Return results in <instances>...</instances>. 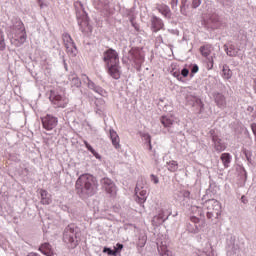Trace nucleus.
Segmentation results:
<instances>
[{
	"mask_svg": "<svg viewBox=\"0 0 256 256\" xmlns=\"http://www.w3.org/2000/svg\"><path fill=\"white\" fill-rule=\"evenodd\" d=\"M76 191L81 199H88V197H93L97 193L99 188V183L97 178L91 174H82L76 180Z\"/></svg>",
	"mask_w": 256,
	"mask_h": 256,
	"instance_id": "1",
	"label": "nucleus"
},
{
	"mask_svg": "<svg viewBox=\"0 0 256 256\" xmlns=\"http://www.w3.org/2000/svg\"><path fill=\"white\" fill-rule=\"evenodd\" d=\"M27 41V32L25 31V25L21 20L16 21L12 26V37L10 43L14 47H21Z\"/></svg>",
	"mask_w": 256,
	"mask_h": 256,
	"instance_id": "2",
	"label": "nucleus"
},
{
	"mask_svg": "<svg viewBox=\"0 0 256 256\" xmlns=\"http://www.w3.org/2000/svg\"><path fill=\"white\" fill-rule=\"evenodd\" d=\"M63 241L69 249H75L79 245V228L75 224H69L63 232Z\"/></svg>",
	"mask_w": 256,
	"mask_h": 256,
	"instance_id": "3",
	"label": "nucleus"
},
{
	"mask_svg": "<svg viewBox=\"0 0 256 256\" xmlns=\"http://www.w3.org/2000/svg\"><path fill=\"white\" fill-rule=\"evenodd\" d=\"M204 207L207 209L206 215L207 219H219L221 216V204L215 199L207 200L204 204ZM213 209V211H211Z\"/></svg>",
	"mask_w": 256,
	"mask_h": 256,
	"instance_id": "4",
	"label": "nucleus"
},
{
	"mask_svg": "<svg viewBox=\"0 0 256 256\" xmlns=\"http://www.w3.org/2000/svg\"><path fill=\"white\" fill-rule=\"evenodd\" d=\"M52 105L56 108L65 109L69 105V98L65 94H59L58 92L51 91L49 97Z\"/></svg>",
	"mask_w": 256,
	"mask_h": 256,
	"instance_id": "5",
	"label": "nucleus"
},
{
	"mask_svg": "<svg viewBox=\"0 0 256 256\" xmlns=\"http://www.w3.org/2000/svg\"><path fill=\"white\" fill-rule=\"evenodd\" d=\"M182 93L185 97L187 105H191L192 107H195V105H201V107H203V102L200 100L199 96H197V93H195L193 88H184Z\"/></svg>",
	"mask_w": 256,
	"mask_h": 256,
	"instance_id": "6",
	"label": "nucleus"
},
{
	"mask_svg": "<svg viewBox=\"0 0 256 256\" xmlns=\"http://www.w3.org/2000/svg\"><path fill=\"white\" fill-rule=\"evenodd\" d=\"M62 39L64 47H66V53L69 55V57H77V45H75V41H73L71 35L69 33H63Z\"/></svg>",
	"mask_w": 256,
	"mask_h": 256,
	"instance_id": "7",
	"label": "nucleus"
},
{
	"mask_svg": "<svg viewBox=\"0 0 256 256\" xmlns=\"http://www.w3.org/2000/svg\"><path fill=\"white\" fill-rule=\"evenodd\" d=\"M209 135L212 139L213 147L217 153H221L227 149V144L223 140H221V137L217 134L215 130H210Z\"/></svg>",
	"mask_w": 256,
	"mask_h": 256,
	"instance_id": "8",
	"label": "nucleus"
},
{
	"mask_svg": "<svg viewBox=\"0 0 256 256\" xmlns=\"http://www.w3.org/2000/svg\"><path fill=\"white\" fill-rule=\"evenodd\" d=\"M103 61L106 66L119 64V53L113 48L106 50L103 53Z\"/></svg>",
	"mask_w": 256,
	"mask_h": 256,
	"instance_id": "9",
	"label": "nucleus"
},
{
	"mask_svg": "<svg viewBox=\"0 0 256 256\" xmlns=\"http://www.w3.org/2000/svg\"><path fill=\"white\" fill-rule=\"evenodd\" d=\"M100 183L102 185V189H104L110 197H115L117 195V186L113 180L110 178H102Z\"/></svg>",
	"mask_w": 256,
	"mask_h": 256,
	"instance_id": "10",
	"label": "nucleus"
},
{
	"mask_svg": "<svg viewBox=\"0 0 256 256\" xmlns=\"http://www.w3.org/2000/svg\"><path fill=\"white\" fill-rule=\"evenodd\" d=\"M76 17L78 19V25L80 26V30L82 31V33H87V31H91V26H89L87 13L84 10H81V12H76Z\"/></svg>",
	"mask_w": 256,
	"mask_h": 256,
	"instance_id": "11",
	"label": "nucleus"
},
{
	"mask_svg": "<svg viewBox=\"0 0 256 256\" xmlns=\"http://www.w3.org/2000/svg\"><path fill=\"white\" fill-rule=\"evenodd\" d=\"M169 241L165 236L158 238L157 249L160 256H173V252L167 247Z\"/></svg>",
	"mask_w": 256,
	"mask_h": 256,
	"instance_id": "12",
	"label": "nucleus"
},
{
	"mask_svg": "<svg viewBox=\"0 0 256 256\" xmlns=\"http://www.w3.org/2000/svg\"><path fill=\"white\" fill-rule=\"evenodd\" d=\"M41 121L43 129H46V131H53L57 127V123H59V119L51 114L42 117Z\"/></svg>",
	"mask_w": 256,
	"mask_h": 256,
	"instance_id": "13",
	"label": "nucleus"
},
{
	"mask_svg": "<svg viewBox=\"0 0 256 256\" xmlns=\"http://www.w3.org/2000/svg\"><path fill=\"white\" fill-rule=\"evenodd\" d=\"M128 59L136 67H141V64L145 61V57L141 54V51L133 48L128 52Z\"/></svg>",
	"mask_w": 256,
	"mask_h": 256,
	"instance_id": "14",
	"label": "nucleus"
},
{
	"mask_svg": "<svg viewBox=\"0 0 256 256\" xmlns=\"http://www.w3.org/2000/svg\"><path fill=\"white\" fill-rule=\"evenodd\" d=\"M135 201L139 205H143L147 201V189L140 183H137L135 187Z\"/></svg>",
	"mask_w": 256,
	"mask_h": 256,
	"instance_id": "15",
	"label": "nucleus"
},
{
	"mask_svg": "<svg viewBox=\"0 0 256 256\" xmlns=\"http://www.w3.org/2000/svg\"><path fill=\"white\" fill-rule=\"evenodd\" d=\"M201 220L197 216H191L190 222L187 224L189 233H199L201 231Z\"/></svg>",
	"mask_w": 256,
	"mask_h": 256,
	"instance_id": "16",
	"label": "nucleus"
},
{
	"mask_svg": "<svg viewBox=\"0 0 256 256\" xmlns=\"http://www.w3.org/2000/svg\"><path fill=\"white\" fill-rule=\"evenodd\" d=\"M107 67V73L112 79H121V66L118 64H110Z\"/></svg>",
	"mask_w": 256,
	"mask_h": 256,
	"instance_id": "17",
	"label": "nucleus"
},
{
	"mask_svg": "<svg viewBox=\"0 0 256 256\" xmlns=\"http://www.w3.org/2000/svg\"><path fill=\"white\" fill-rule=\"evenodd\" d=\"M84 77H86V79L88 81L87 82L88 89H91L92 91H94V93H98V95H101V97H107V91H105V89H103L101 86H97L86 75H84Z\"/></svg>",
	"mask_w": 256,
	"mask_h": 256,
	"instance_id": "18",
	"label": "nucleus"
},
{
	"mask_svg": "<svg viewBox=\"0 0 256 256\" xmlns=\"http://www.w3.org/2000/svg\"><path fill=\"white\" fill-rule=\"evenodd\" d=\"M165 27V24L163 23V20L157 16H152L151 18V29L153 33H157L158 31H161Z\"/></svg>",
	"mask_w": 256,
	"mask_h": 256,
	"instance_id": "19",
	"label": "nucleus"
},
{
	"mask_svg": "<svg viewBox=\"0 0 256 256\" xmlns=\"http://www.w3.org/2000/svg\"><path fill=\"white\" fill-rule=\"evenodd\" d=\"M214 101L220 109H225L227 107V100L225 98V95L221 93H215L214 94Z\"/></svg>",
	"mask_w": 256,
	"mask_h": 256,
	"instance_id": "20",
	"label": "nucleus"
},
{
	"mask_svg": "<svg viewBox=\"0 0 256 256\" xmlns=\"http://www.w3.org/2000/svg\"><path fill=\"white\" fill-rule=\"evenodd\" d=\"M156 9L163 15V17H165V19L171 18V8L166 4H157Z\"/></svg>",
	"mask_w": 256,
	"mask_h": 256,
	"instance_id": "21",
	"label": "nucleus"
},
{
	"mask_svg": "<svg viewBox=\"0 0 256 256\" xmlns=\"http://www.w3.org/2000/svg\"><path fill=\"white\" fill-rule=\"evenodd\" d=\"M161 123L166 129H168V131H170V133H173V130H171V127H173V123H175L173 116H162Z\"/></svg>",
	"mask_w": 256,
	"mask_h": 256,
	"instance_id": "22",
	"label": "nucleus"
},
{
	"mask_svg": "<svg viewBox=\"0 0 256 256\" xmlns=\"http://www.w3.org/2000/svg\"><path fill=\"white\" fill-rule=\"evenodd\" d=\"M109 135H110V139L112 141L113 147H115V149H121L120 139L117 132L114 131L113 129H110Z\"/></svg>",
	"mask_w": 256,
	"mask_h": 256,
	"instance_id": "23",
	"label": "nucleus"
},
{
	"mask_svg": "<svg viewBox=\"0 0 256 256\" xmlns=\"http://www.w3.org/2000/svg\"><path fill=\"white\" fill-rule=\"evenodd\" d=\"M207 26L210 27V29H217L219 27V16L212 14L207 21Z\"/></svg>",
	"mask_w": 256,
	"mask_h": 256,
	"instance_id": "24",
	"label": "nucleus"
},
{
	"mask_svg": "<svg viewBox=\"0 0 256 256\" xmlns=\"http://www.w3.org/2000/svg\"><path fill=\"white\" fill-rule=\"evenodd\" d=\"M40 195H41V201L40 203H42V205H51V194H49V192H47V190H40Z\"/></svg>",
	"mask_w": 256,
	"mask_h": 256,
	"instance_id": "25",
	"label": "nucleus"
},
{
	"mask_svg": "<svg viewBox=\"0 0 256 256\" xmlns=\"http://www.w3.org/2000/svg\"><path fill=\"white\" fill-rule=\"evenodd\" d=\"M39 251H41V253H43V255H46V256H55V254H53V249L51 248V244L47 242L43 243L39 247Z\"/></svg>",
	"mask_w": 256,
	"mask_h": 256,
	"instance_id": "26",
	"label": "nucleus"
},
{
	"mask_svg": "<svg viewBox=\"0 0 256 256\" xmlns=\"http://www.w3.org/2000/svg\"><path fill=\"white\" fill-rule=\"evenodd\" d=\"M197 256H215L213 253V247H211V244H206V248L204 250H198L196 252Z\"/></svg>",
	"mask_w": 256,
	"mask_h": 256,
	"instance_id": "27",
	"label": "nucleus"
},
{
	"mask_svg": "<svg viewBox=\"0 0 256 256\" xmlns=\"http://www.w3.org/2000/svg\"><path fill=\"white\" fill-rule=\"evenodd\" d=\"M213 51V46L206 44L204 46L200 47V53L202 57H209L211 55V52Z\"/></svg>",
	"mask_w": 256,
	"mask_h": 256,
	"instance_id": "28",
	"label": "nucleus"
},
{
	"mask_svg": "<svg viewBox=\"0 0 256 256\" xmlns=\"http://www.w3.org/2000/svg\"><path fill=\"white\" fill-rule=\"evenodd\" d=\"M220 159H221L225 169L229 168V165H231V160H232L231 154L223 153V154H221Z\"/></svg>",
	"mask_w": 256,
	"mask_h": 256,
	"instance_id": "29",
	"label": "nucleus"
},
{
	"mask_svg": "<svg viewBox=\"0 0 256 256\" xmlns=\"http://www.w3.org/2000/svg\"><path fill=\"white\" fill-rule=\"evenodd\" d=\"M111 4V0H98V9L102 11H109V5Z\"/></svg>",
	"mask_w": 256,
	"mask_h": 256,
	"instance_id": "30",
	"label": "nucleus"
},
{
	"mask_svg": "<svg viewBox=\"0 0 256 256\" xmlns=\"http://www.w3.org/2000/svg\"><path fill=\"white\" fill-rule=\"evenodd\" d=\"M222 77L223 79H231V77H233V72L231 71L227 64L223 65Z\"/></svg>",
	"mask_w": 256,
	"mask_h": 256,
	"instance_id": "31",
	"label": "nucleus"
},
{
	"mask_svg": "<svg viewBox=\"0 0 256 256\" xmlns=\"http://www.w3.org/2000/svg\"><path fill=\"white\" fill-rule=\"evenodd\" d=\"M168 171L175 173L179 169V163L175 160H170L166 163Z\"/></svg>",
	"mask_w": 256,
	"mask_h": 256,
	"instance_id": "32",
	"label": "nucleus"
},
{
	"mask_svg": "<svg viewBox=\"0 0 256 256\" xmlns=\"http://www.w3.org/2000/svg\"><path fill=\"white\" fill-rule=\"evenodd\" d=\"M167 221V217L163 218L161 214L158 213V215L154 216L152 219L153 225H163Z\"/></svg>",
	"mask_w": 256,
	"mask_h": 256,
	"instance_id": "33",
	"label": "nucleus"
},
{
	"mask_svg": "<svg viewBox=\"0 0 256 256\" xmlns=\"http://www.w3.org/2000/svg\"><path fill=\"white\" fill-rule=\"evenodd\" d=\"M97 111H103L105 109V100L103 98H97L95 101Z\"/></svg>",
	"mask_w": 256,
	"mask_h": 256,
	"instance_id": "34",
	"label": "nucleus"
},
{
	"mask_svg": "<svg viewBox=\"0 0 256 256\" xmlns=\"http://www.w3.org/2000/svg\"><path fill=\"white\" fill-rule=\"evenodd\" d=\"M70 81H71L72 87H81V80L79 79V77L72 75L70 77Z\"/></svg>",
	"mask_w": 256,
	"mask_h": 256,
	"instance_id": "35",
	"label": "nucleus"
},
{
	"mask_svg": "<svg viewBox=\"0 0 256 256\" xmlns=\"http://www.w3.org/2000/svg\"><path fill=\"white\" fill-rule=\"evenodd\" d=\"M7 45L5 44V34L0 30V51H5Z\"/></svg>",
	"mask_w": 256,
	"mask_h": 256,
	"instance_id": "36",
	"label": "nucleus"
},
{
	"mask_svg": "<svg viewBox=\"0 0 256 256\" xmlns=\"http://www.w3.org/2000/svg\"><path fill=\"white\" fill-rule=\"evenodd\" d=\"M147 243V235L140 234L138 238V246L139 247H145V244Z\"/></svg>",
	"mask_w": 256,
	"mask_h": 256,
	"instance_id": "37",
	"label": "nucleus"
},
{
	"mask_svg": "<svg viewBox=\"0 0 256 256\" xmlns=\"http://www.w3.org/2000/svg\"><path fill=\"white\" fill-rule=\"evenodd\" d=\"M191 209L193 213H195L196 215H200V217H203V215H205V212L201 207L192 206Z\"/></svg>",
	"mask_w": 256,
	"mask_h": 256,
	"instance_id": "38",
	"label": "nucleus"
},
{
	"mask_svg": "<svg viewBox=\"0 0 256 256\" xmlns=\"http://www.w3.org/2000/svg\"><path fill=\"white\" fill-rule=\"evenodd\" d=\"M225 52L228 55V57H237V51H235V49L233 48H227V46L225 45Z\"/></svg>",
	"mask_w": 256,
	"mask_h": 256,
	"instance_id": "39",
	"label": "nucleus"
},
{
	"mask_svg": "<svg viewBox=\"0 0 256 256\" xmlns=\"http://www.w3.org/2000/svg\"><path fill=\"white\" fill-rule=\"evenodd\" d=\"M148 147H149V151H152L153 150V145H151V135L149 134H144L143 135Z\"/></svg>",
	"mask_w": 256,
	"mask_h": 256,
	"instance_id": "40",
	"label": "nucleus"
},
{
	"mask_svg": "<svg viewBox=\"0 0 256 256\" xmlns=\"http://www.w3.org/2000/svg\"><path fill=\"white\" fill-rule=\"evenodd\" d=\"M158 214L162 215L163 219H169V216L171 215V211L162 209L159 211Z\"/></svg>",
	"mask_w": 256,
	"mask_h": 256,
	"instance_id": "41",
	"label": "nucleus"
},
{
	"mask_svg": "<svg viewBox=\"0 0 256 256\" xmlns=\"http://www.w3.org/2000/svg\"><path fill=\"white\" fill-rule=\"evenodd\" d=\"M86 149H88V151H90V153H95V149H93V146H91V144H89V142H87V140L83 141Z\"/></svg>",
	"mask_w": 256,
	"mask_h": 256,
	"instance_id": "42",
	"label": "nucleus"
},
{
	"mask_svg": "<svg viewBox=\"0 0 256 256\" xmlns=\"http://www.w3.org/2000/svg\"><path fill=\"white\" fill-rule=\"evenodd\" d=\"M103 253H107L108 255L115 256L117 255L115 250H112L111 248L104 247Z\"/></svg>",
	"mask_w": 256,
	"mask_h": 256,
	"instance_id": "43",
	"label": "nucleus"
},
{
	"mask_svg": "<svg viewBox=\"0 0 256 256\" xmlns=\"http://www.w3.org/2000/svg\"><path fill=\"white\" fill-rule=\"evenodd\" d=\"M122 250H123V244L117 243L116 246H114V252H116V254L121 253Z\"/></svg>",
	"mask_w": 256,
	"mask_h": 256,
	"instance_id": "44",
	"label": "nucleus"
},
{
	"mask_svg": "<svg viewBox=\"0 0 256 256\" xmlns=\"http://www.w3.org/2000/svg\"><path fill=\"white\" fill-rule=\"evenodd\" d=\"M201 5V0H192L193 9H197Z\"/></svg>",
	"mask_w": 256,
	"mask_h": 256,
	"instance_id": "45",
	"label": "nucleus"
},
{
	"mask_svg": "<svg viewBox=\"0 0 256 256\" xmlns=\"http://www.w3.org/2000/svg\"><path fill=\"white\" fill-rule=\"evenodd\" d=\"M150 179H151L152 183H154L155 185H157L159 183V178L157 176H155V174L150 175Z\"/></svg>",
	"mask_w": 256,
	"mask_h": 256,
	"instance_id": "46",
	"label": "nucleus"
},
{
	"mask_svg": "<svg viewBox=\"0 0 256 256\" xmlns=\"http://www.w3.org/2000/svg\"><path fill=\"white\" fill-rule=\"evenodd\" d=\"M179 4V0H171V8L177 9V5Z\"/></svg>",
	"mask_w": 256,
	"mask_h": 256,
	"instance_id": "47",
	"label": "nucleus"
},
{
	"mask_svg": "<svg viewBox=\"0 0 256 256\" xmlns=\"http://www.w3.org/2000/svg\"><path fill=\"white\" fill-rule=\"evenodd\" d=\"M180 75H182V77H187L189 75V69L183 68Z\"/></svg>",
	"mask_w": 256,
	"mask_h": 256,
	"instance_id": "48",
	"label": "nucleus"
},
{
	"mask_svg": "<svg viewBox=\"0 0 256 256\" xmlns=\"http://www.w3.org/2000/svg\"><path fill=\"white\" fill-rule=\"evenodd\" d=\"M156 45H161V43H163V36H157L156 39Z\"/></svg>",
	"mask_w": 256,
	"mask_h": 256,
	"instance_id": "49",
	"label": "nucleus"
},
{
	"mask_svg": "<svg viewBox=\"0 0 256 256\" xmlns=\"http://www.w3.org/2000/svg\"><path fill=\"white\" fill-rule=\"evenodd\" d=\"M199 71V66L197 64L193 65L191 68V73L195 74L198 73Z\"/></svg>",
	"mask_w": 256,
	"mask_h": 256,
	"instance_id": "50",
	"label": "nucleus"
},
{
	"mask_svg": "<svg viewBox=\"0 0 256 256\" xmlns=\"http://www.w3.org/2000/svg\"><path fill=\"white\" fill-rule=\"evenodd\" d=\"M173 77H176L178 81H181V72L180 71L173 72Z\"/></svg>",
	"mask_w": 256,
	"mask_h": 256,
	"instance_id": "51",
	"label": "nucleus"
},
{
	"mask_svg": "<svg viewBox=\"0 0 256 256\" xmlns=\"http://www.w3.org/2000/svg\"><path fill=\"white\" fill-rule=\"evenodd\" d=\"M208 59V63L210 64V68L213 69V56H210V57H206Z\"/></svg>",
	"mask_w": 256,
	"mask_h": 256,
	"instance_id": "52",
	"label": "nucleus"
},
{
	"mask_svg": "<svg viewBox=\"0 0 256 256\" xmlns=\"http://www.w3.org/2000/svg\"><path fill=\"white\" fill-rule=\"evenodd\" d=\"M92 155H94V157L96 159H101V155L99 153H97V151L94 150V152H92Z\"/></svg>",
	"mask_w": 256,
	"mask_h": 256,
	"instance_id": "53",
	"label": "nucleus"
},
{
	"mask_svg": "<svg viewBox=\"0 0 256 256\" xmlns=\"http://www.w3.org/2000/svg\"><path fill=\"white\" fill-rule=\"evenodd\" d=\"M241 202L244 203V205H246V203H248L247 197L242 196L241 197Z\"/></svg>",
	"mask_w": 256,
	"mask_h": 256,
	"instance_id": "54",
	"label": "nucleus"
},
{
	"mask_svg": "<svg viewBox=\"0 0 256 256\" xmlns=\"http://www.w3.org/2000/svg\"><path fill=\"white\" fill-rule=\"evenodd\" d=\"M191 195V192H189V191H187V190H185L184 192H183V196L184 197H189Z\"/></svg>",
	"mask_w": 256,
	"mask_h": 256,
	"instance_id": "55",
	"label": "nucleus"
},
{
	"mask_svg": "<svg viewBox=\"0 0 256 256\" xmlns=\"http://www.w3.org/2000/svg\"><path fill=\"white\" fill-rule=\"evenodd\" d=\"M63 65H64L65 71H69V68L67 67V62L65 60H63Z\"/></svg>",
	"mask_w": 256,
	"mask_h": 256,
	"instance_id": "56",
	"label": "nucleus"
},
{
	"mask_svg": "<svg viewBox=\"0 0 256 256\" xmlns=\"http://www.w3.org/2000/svg\"><path fill=\"white\" fill-rule=\"evenodd\" d=\"M170 33H173L174 35L179 34V31L177 30H169Z\"/></svg>",
	"mask_w": 256,
	"mask_h": 256,
	"instance_id": "57",
	"label": "nucleus"
},
{
	"mask_svg": "<svg viewBox=\"0 0 256 256\" xmlns=\"http://www.w3.org/2000/svg\"><path fill=\"white\" fill-rule=\"evenodd\" d=\"M154 159H159V155H157V152L154 150Z\"/></svg>",
	"mask_w": 256,
	"mask_h": 256,
	"instance_id": "58",
	"label": "nucleus"
},
{
	"mask_svg": "<svg viewBox=\"0 0 256 256\" xmlns=\"http://www.w3.org/2000/svg\"><path fill=\"white\" fill-rule=\"evenodd\" d=\"M181 13L182 15H185V12H183V7L181 8Z\"/></svg>",
	"mask_w": 256,
	"mask_h": 256,
	"instance_id": "59",
	"label": "nucleus"
},
{
	"mask_svg": "<svg viewBox=\"0 0 256 256\" xmlns=\"http://www.w3.org/2000/svg\"><path fill=\"white\" fill-rule=\"evenodd\" d=\"M254 89H255V91H256V80H255V86H254Z\"/></svg>",
	"mask_w": 256,
	"mask_h": 256,
	"instance_id": "60",
	"label": "nucleus"
},
{
	"mask_svg": "<svg viewBox=\"0 0 256 256\" xmlns=\"http://www.w3.org/2000/svg\"><path fill=\"white\" fill-rule=\"evenodd\" d=\"M208 211H213V209H211V210H208Z\"/></svg>",
	"mask_w": 256,
	"mask_h": 256,
	"instance_id": "61",
	"label": "nucleus"
}]
</instances>
